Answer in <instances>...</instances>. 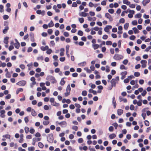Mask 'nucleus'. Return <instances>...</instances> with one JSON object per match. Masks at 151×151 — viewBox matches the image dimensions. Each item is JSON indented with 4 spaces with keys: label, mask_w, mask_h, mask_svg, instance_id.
<instances>
[{
    "label": "nucleus",
    "mask_w": 151,
    "mask_h": 151,
    "mask_svg": "<svg viewBox=\"0 0 151 151\" xmlns=\"http://www.w3.org/2000/svg\"><path fill=\"white\" fill-rule=\"evenodd\" d=\"M119 81V76H116L115 78H113L110 81V83L114 87H115L116 84L118 83Z\"/></svg>",
    "instance_id": "f257e3e1"
},
{
    "label": "nucleus",
    "mask_w": 151,
    "mask_h": 151,
    "mask_svg": "<svg viewBox=\"0 0 151 151\" xmlns=\"http://www.w3.org/2000/svg\"><path fill=\"white\" fill-rule=\"evenodd\" d=\"M46 79L48 81H51L53 83H56L57 82L55 77L51 76H48L46 78Z\"/></svg>",
    "instance_id": "f03ea898"
},
{
    "label": "nucleus",
    "mask_w": 151,
    "mask_h": 151,
    "mask_svg": "<svg viewBox=\"0 0 151 151\" xmlns=\"http://www.w3.org/2000/svg\"><path fill=\"white\" fill-rule=\"evenodd\" d=\"M71 88L69 84H68L66 88V92L64 93L65 96L67 97L70 94Z\"/></svg>",
    "instance_id": "7ed1b4c3"
},
{
    "label": "nucleus",
    "mask_w": 151,
    "mask_h": 151,
    "mask_svg": "<svg viewBox=\"0 0 151 151\" xmlns=\"http://www.w3.org/2000/svg\"><path fill=\"white\" fill-rule=\"evenodd\" d=\"M124 58L123 55L118 54H116L114 55V58L116 60H120Z\"/></svg>",
    "instance_id": "20e7f679"
},
{
    "label": "nucleus",
    "mask_w": 151,
    "mask_h": 151,
    "mask_svg": "<svg viewBox=\"0 0 151 151\" xmlns=\"http://www.w3.org/2000/svg\"><path fill=\"white\" fill-rule=\"evenodd\" d=\"M27 82L24 80L21 81L16 83L17 85L20 86H23L26 84Z\"/></svg>",
    "instance_id": "39448f33"
},
{
    "label": "nucleus",
    "mask_w": 151,
    "mask_h": 151,
    "mask_svg": "<svg viewBox=\"0 0 151 151\" xmlns=\"http://www.w3.org/2000/svg\"><path fill=\"white\" fill-rule=\"evenodd\" d=\"M142 64V68H145L146 66L147 61L144 60H142L140 62Z\"/></svg>",
    "instance_id": "423d86ee"
},
{
    "label": "nucleus",
    "mask_w": 151,
    "mask_h": 151,
    "mask_svg": "<svg viewBox=\"0 0 151 151\" xmlns=\"http://www.w3.org/2000/svg\"><path fill=\"white\" fill-rule=\"evenodd\" d=\"M105 16L109 19L110 22H112L113 21V19L111 16L108 13H106Z\"/></svg>",
    "instance_id": "0eeeda50"
},
{
    "label": "nucleus",
    "mask_w": 151,
    "mask_h": 151,
    "mask_svg": "<svg viewBox=\"0 0 151 151\" xmlns=\"http://www.w3.org/2000/svg\"><path fill=\"white\" fill-rule=\"evenodd\" d=\"M112 26L111 25H107L104 28V31L106 32H109V29L112 28Z\"/></svg>",
    "instance_id": "6e6552de"
},
{
    "label": "nucleus",
    "mask_w": 151,
    "mask_h": 151,
    "mask_svg": "<svg viewBox=\"0 0 151 151\" xmlns=\"http://www.w3.org/2000/svg\"><path fill=\"white\" fill-rule=\"evenodd\" d=\"M127 72L126 71H125L122 72L121 73V75H122L121 79L122 80H123L124 78H125V76L127 75Z\"/></svg>",
    "instance_id": "1a4fd4ad"
},
{
    "label": "nucleus",
    "mask_w": 151,
    "mask_h": 151,
    "mask_svg": "<svg viewBox=\"0 0 151 151\" xmlns=\"http://www.w3.org/2000/svg\"><path fill=\"white\" fill-rule=\"evenodd\" d=\"M58 124L62 127H66L67 126V123L65 121L61 122L59 123Z\"/></svg>",
    "instance_id": "9d476101"
},
{
    "label": "nucleus",
    "mask_w": 151,
    "mask_h": 151,
    "mask_svg": "<svg viewBox=\"0 0 151 151\" xmlns=\"http://www.w3.org/2000/svg\"><path fill=\"white\" fill-rule=\"evenodd\" d=\"M123 113V110L121 109H118L117 111V114L118 115H121Z\"/></svg>",
    "instance_id": "9b49d317"
},
{
    "label": "nucleus",
    "mask_w": 151,
    "mask_h": 151,
    "mask_svg": "<svg viewBox=\"0 0 151 151\" xmlns=\"http://www.w3.org/2000/svg\"><path fill=\"white\" fill-rule=\"evenodd\" d=\"M79 16L81 17H86L87 16V13L84 12H82L79 13Z\"/></svg>",
    "instance_id": "f8f14e48"
},
{
    "label": "nucleus",
    "mask_w": 151,
    "mask_h": 151,
    "mask_svg": "<svg viewBox=\"0 0 151 151\" xmlns=\"http://www.w3.org/2000/svg\"><path fill=\"white\" fill-rule=\"evenodd\" d=\"M60 55L61 56H63L64 55V52L65 51V50L64 48H62L60 49Z\"/></svg>",
    "instance_id": "ddd939ff"
},
{
    "label": "nucleus",
    "mask_w": 151,
    "mask_h": 151,
    "mask_svg": "<svg viewBox=\"0 0 151 151\" xmlns=\"http://www.w3.org/2000/svg\"><path fill=\"white\" fill-rule=\"evenodd\" d=\"M119 100L120 102L123 101L124 103H126L127 102V99H123L121 96L119 97Z\"/></svg>",
    "instance_id": "4468645a"
},
{
    "label": "nucleus",
    "mask_w": 151,
    "mask_h": 151,
    "mask_svg": "<svg viewBox=\"0 0 151 151\" xmlns=\"http://www.w3.org/2000/svg\"><path fill=\"white\" fill-rule=\"evenodd\" d=\"M150 1V0H143L142 3L144 6H146V4L148 3Z\"/></svg>",
    "instance_id": "2eb2a0df"
},
{
    "label": "nucleus",
    "mask_w": 151,
    "mask_h": 151,
    "mask_svg": "<svg viewBox=\"0 0 151 151\" xmlns=\"http://www.w3.org/2000/svg\"><path fill=\"white\" fill-rule=\"evenodd\" d=\"M86 62L85 61H84L82 62L79 63L78 64V66H84L86 65Z\"/></svg>",
    "instance_id": "dca6fc26"
},
{
    "label": "nucleus",
    "mask_w": 151,
    "mask_h": 151,
    "mask_svg": "<svg viewBox=\"0 0 151 151\" xmlns=\"http://www.w3.org/2000/svg\"><path fill=\"white\" fill-rule=\"evenodd\" d=\"M9 29V27L8 26H6L4 28V29L3 31V32L4 34H6Z\"/></svg>",
    "instance_id": "f3484780"
},
{
    "label": "nucleus",
    "mask_w": 151,
    "mask_h": 151,
    "mask_svg": "<svg viewBox=\"0 0 151 151\" xmlns=\"http://www.w3.org/2000/svg\"><path fill=\"white\" fill-rule=\"evenodd\" d=\"M92 46L94 50H96L99 47V45L97 44H94L92 45Z\"/></svg>",
    "instance_id": "a211bd4d"
},
{
    "label": "nucleus",
    "mask_w": 151,
    "mask_h": 151,
    "mask_svg": "<svg viewBox=\"0 0 151 151\" xmlns=\"http://www.w3.org/2000/svg\"><path fill=\"white\" fill-rule=\"evenodd\" d=\"M36 12L38 14H42V15H44L45 13V12L44 11H42L41 10H38Z\"/></svg>",
    "instance_id": "6ab92c4d"
},
{
    "label": "nucleus",
    "mask_w": 151,
    "mask_h": 151,
    "mask_svg": "<svg viewBox=\"0 0 151 151\" xmlns=\"http://www.w3.org/2000/svg\"><path fill=\"white\" fill-rule=\"evenodd\" d=\"M48 48L49 47L47 46H46L45 47L42 46L40 47L41 49L43 51L47 50Z\"/></svg>",
    "instance_id": "aec40b11"
},
{
    "label": "nucleus",
    "mask_w": 151,
    "mask_h": 151,
    "mask_svg": "<svg viewBox=\"0 0 151 151\" xmlns=\"http://www.w3.org/2000/svg\"><path fill=\"white\" fill-rule=\"evenodd\" d=\"M116 137V134L114 133L110 134L109 136V137L110 139H112Z\"/></svg>",
    "instance_id": "412c9836"
},
{
    "label": "nucleus",
    "mask_w": 151,
    "mask_h": 151,
    "mask_svg": "<svg viewBox=\"0 0 151 151\" xmlns=\"http://www.w3.org/2000/svg\"><path fill=\"white\" fill-rule=\"evenodd\" d=\"M65 78H63L61 79L60 82V84L61 85L63 86L65 83V82L64 80V79Z\"/></svg>",
    "instance_id": "4be33fe9"
},
{
    "label": "nucleus",
    "mask_w": 151,
    "mask_h": 151,
    "mask_svg": "<svg viewBox=\"0 0 151 151\" xmlns=\"http://www.w3.org/2000/svg\"><path fill=\"white\" fill-rule=\"evenodd\" d=\"M51 105L53 106H54L56 107H58L60 106V104L56 102L55 101H54L51 104Z\"/></svg>",
    "instance_id": "5701e85b"
},
{
    "label": "nucleus",
    "mask_w": 151,
    "mask_h": 151,
    "mask_svg": "<svg viewBox=\"0 0 151 151\" xmlns=\"http://www.w3.org/2000/svg\"><path fill=\"white\" fill-rule=\"evenodd\" d=\"M14 45L15 47L17 49H19L20 47L19 42L15 43Z\"/></svg>",
    "instance_id": "b1692460"
},
{
    "label": "nucleus",
    "mask_w": 151,
    "mask_h": 151,
    "mask_svg": "<svg viewBox=\"0 0 151 151\" xmlns=\"http://www.w3.org/2000/svg\"><path fill=\"white\" fill-rule=\"evenodd\" d=\"M123 3L124 4H125L127 5H130V2L128 1L127 0H123Z\"/></svg>",
    "instance_id": "393cba45"
},
{
    "label": "nucleus",
    "mask_w": 151,
    "mask_h": 151,
    "mask_svg": "<svg viewBox=\"0 0 151 151\" xmlns=\"http://www.w3.org/2000/svg\"><path fill=\"white\" fill-rule=\"evenodd\" d=\"M23 90L22 88H20L17 89L16 90V94H18L19 92H22Z\"/></svg>",
    "instance_id": "a878e982"
},
{
    "label": "nucleus",
    "mask_w": 151,
    "mask_h": 151,
    "mask_svg": "<svg viewBox=\"0 0 151 151\" xmlns=\"http://www.w3.org/2000/svg\"><path fill=\"white\" fill-rule=\"evenodd\" d=\"M132 29L134 31L135 34L138 33L139 32V31L136 27H133L132 28Z\"/></svg>",
    "instance_id": "bb28decb"
},
{
    "label": "nucleus",
    "mask_w": 151,
    "mask_h": 151,
    "mask_svg": "<svg viewBox=\"0 0 151 151\" xmlns=\"http://www.w3.org/2000/svg\"><path fill=\"white\" fill-rule=\"evenodd\" d=\"M9 39V38L8 37H5L4 39V42L6 44H7L9 42L8 40Z\"/></svg>",
    "instance_id": "cd10ccee"
},
{
    "label": "nucleus",
    "mask_w": 151,
    "mask_h": 151,
    "mask_svg": "<svg viewBox=\"0 0 151 151\" xmlns=\"http://www.w3.org/2000/svg\"><path fill=\"white\" fill-rule=\"evenodd\" d=\"M53 25V22L52 20L50 21V22L48 24V26L49 27H52Z\"/></svg>",
    "instance_id": "c85d7f7f"
},
{
    "label": "nucleus",
    "mask_w": 151,
    "mask_h": 151,
    "mask_svg": "<svg viewBox=\"0 0 151 151\" xmlns=\"http://www.w3.org/2000/svg\"><path fill=\"white\" fill-rule=\"evenodd\" d=\"M31 114L33 116H35L37 115L36 113L33 109H32L31 111Z\"/></svg>",
    "instance_id": "c756f323"
},
{
    "label": "nucleus",
    "mask_w": 151,
    "mask_h": 151,
    "mask_svg": "<svg viewBox=\"0 0 151 151\" xmlns=\"http://www.w3.org/2000/svg\"><path fill=\"white\" fill-rule=\"evenodd\" d=\"M84 69L85 70L87 73H91V70L89 69L88 68L86 67L84 68Z\"/></svg>",
    "instance_id": "7c9ffc66"
},
{
    "label": "nucleus",
    "mask_w": 151,
    "mask_h": 151,
    "mask_svg": "<svg viewBox=\"0 0 151 151\" xmlns=\"http://www.w3.org/2000/svg\"><path fill=\"white\" fill-rule=\"evenodd\" d=\"M129 26V23H126L124 25V28L125 30H127Z\"/></svg>",
    "instance_id": "2f4dec72"
},
{
    "label": "nucleus",
    "mask_w": 151,
    "mask_h": 151,
    "mask_svg": "<svg viewBox=\"0 0 151 151\" xmlns=\"http://www.w3.org/2000/svg\"><path fill=\"white\" fill-rule=\"evenodd\" d=\"M112 102H113V104L114 106V108H116V101L115 100V99L114 97H113V98Z\"/></svg>",
    "instance_id": "473e14b6"
},
{
    "label": "nucleus",
    "mask_w": 151,
    "mask_h": 151,
    "mask_svg": "<svg viewBox=\"0 0 151 151\" xmlns=\"http://www.w3.org/2000/svg\"><path fill=\"white\" fill-rule=\"evenodd\" d=\"M142 16V14L140 13L137 14L134 16V17L136 18H140Z\"/></svg>",
    "instance_id": "72a5a7b5"
},
{
    "label": "nucleus",
    "mask_w": 151,
    "mask_h": 151,
    "mask_svg": "<svg viewBox=\"0 0 151 151\" xmlns=\"http://www.w3.org/2000/svg\"><path fill=\"white\" fill-rule=\"evenodd\" d=\"M38 146L41 148H42L44 147V145L41 142H39L38 143Z\"/></svg>",
    "instance_id": "f704fd0d"
},
{
    "label": "nucleus",
    "mask_w": 151,
    "mask_h": 151,
    "mask_svg": "<svg viewBox=\"0 0 151 151\" xmlns=\"http://www.w3.org/2000/svg\"><path fill=\"white\" fill-rule=\"evenodd\" d=\"M3 137H5L6 139H10L11 136L9 134H6L3 136Z\"/></svg>",
    "instance_id": "c9c22d12"
},
{
    "label": "nucleus",
    "mask_w": 151,
    "mask_h": 151,
    "mask_svg": "<svg viewBox=\"0 0 151 151\" xmlns=\"http://www.w3.org/2000/svg\"><path fill=\"white\" fill-rule=\"evenodd\" d=\"M28 150L29 151H33L35 150V147H28Z\"/></svg>",
    "instance_id": "e433bc0d"
},
{
    "label": "nucleus",
    "mask_w": 151,
    "mask_h": 151,
    "mask_svg": "<svg viewBox=\"0 0 151 151\" xmlns=\"http://www.w3.org/2000/svg\"><path fill=\"white\" fill-rule=\"evenodd\" d=\"M83 32L81 30H79L78 32V35L80 36H82L83 35Z\"/></svg>",
    "instance_id": "4c0bfd02"
},
{
    "label": "nucleus",
    "mask_w": 151,
    "mask_h": 151,
    "mask_svg": "<svg viewBox=\"0 0 151 151\" xmlns=\"http://www.w3.org/2000/svg\"><path fill=\"white\" fill-rule=\"evenodd\" d=\"M29 132L31 134H33L35 132V130L34 129L32 128H30V129L29 131Z\"/></svg>",
    "instance_id": "58836bf2"
},
{
    "label": "nucleus",
    "mask_w": 151,
    "mask_h": 151,
    "mask_svg": "<svg viewBox=\"0 0 151 151\" xmlns=\"http://www.w3.org/2000/svg\"><path fill=\"white\" fill-rule=\"evenodd\" d=\"M79 21L81 23H83L84 22V19L83 18H78Z\"/></svg>",
    "instance_id": "ea45409f"
},
{
    "label": "nucleus",
    "mask_w": 151,
    "mask_h": 151,
    "mask_svg": "<svg viewBox=\"0 0 151 151\" xmlns=\"http://www.w3.org/2000/svg\"><path fill=\"white\" fill-rule=\"evenodd\" d=\"M132 24L133 25H137V21L134 20L132 22Z\"/></svg>",
    "instance_id": "a19ab883"
},
{
    "label": "nucleus",
    "mask_w": 151,
    "mask_h": 151,
    "mask_svg": "<svg viewBox=\"0 0 151 151\" xmlns=\"http://www.w3.org/2000/svg\"><path fill=\"white\" fill-rule=\"evenodd\" d=\"M82 95L83 96H86L87 95V91H83L82 92Z\"/></svg>",
    "instance_id": "79ce46f5"
},
{
    "label": "nucleus",
    "mask_w": 151,
    "mask_h": 151,
    "mask_svg": "<svg viewBox=\"0 0 151 151\" xmlns=\"http://www.w3.org/2000/svg\"><path fill=\"white\" fill-rule=\"evenodd\" d=\"M47 50L46 51V53L48 54H50L52 52V51L51 49H47Z\"/></svg>",
    "instance_id": "37998d69"
},
{
    "label": "nucleus",
    "mask_w": 151,
    "mask_h": 151,
    "mask_svg": "<svg viewBox=\"0 0 151 151\" xmlns=\"http://www.w3.org/2000/svg\"><path fill=\"white\" fill-rule=\"evenodd\" d=\"M24 130L26 133H27L29 131V128L27 127H25L24 128Z\"/></svg>",
    "instance_id": "c03bdc74"
},
{
    "label": "nucleus",
    "mask_w": 151,
    "mask_h": 151,
    "mask_svg": "<svg viewBox=\"0 0 151 151\" xmlns=\"http://www.w3.org/2000/svg\"><path fill=\"white\" fill-rule=\"evenodd\" d=\"M134 75L135 77H138L140 76V74L139 72H137L134 73Z\"/></svg>",
    "instance_id": "a18cd8bd"
},
{
    "label": "nucleus",
    "mask_w": 151,
    "mask_h": 151,
    "mask_svg": "<svg viewBox=\"0 0 151 151\" xmlns=\"http://www.w3.org/2000/svg\"><path fill=\"white\" fill-rule=\"evenodd\" d=\"M106 44L108 45H111L112 44V42L110 41H107L106 42Z\"/></svg>",
    "instance_id": "49530a36"
},
{
    "label": "nucleus",
    "mask_w": 151,
    "mask_h": 151,
    "mask_svg": "<svg viewBox=\"0 0 151 151\" xmlns=\"http://www.w3.org/2000/svg\"><path fill=\"white\" fill-rule=\"evenodd\" d=\"M33 141H35V142L36 141H39L41 140L40 138H34L32 139Z\"/></svg>",
    "instance_id": "de8ad7c7"
},
{
    "label": "nucleus",
    "mask_w": 151,
    "mask_h": 151,
    "mask_svg": "<svg viewBox=\"0 0 151 151\" xmlns=\"http://www.w3.org/2000/svg\"><path fill=\"white\" fill-rule=\"evenodd\" d=\"M128 62V61L127 59H125L122 62L125 65H126Z\"/></svg>",
    "instance_id": "09e8293b"
},
{
    "label": "nucleus",
    "mask_w": 151,
    "mask_h": 151,
    "mask_svg": "<svg viewBox=\"0 0 151 151\" xmlns=\"http://www.w3.org/2000/svg\"><path fill=\"white\" fill-rule=\"evenodd\" d=\"M4 6L2 5H0V12H2L4 11Z\"/></svg>",
    "instance_id": "8fccbe9b"
},
{
    "label": "nucleus",
    "mask_w": 151,
    "mask_h": 151,
    "mask_svg": "<svg viewBox=\"0 0 151 151\" xmlns=\"http://www.w3.org/2000/svg\"><path fill=\"white\" fill-rule=\"evenodd\" d=\"M120 68L121 69H126V68H125V66L123 65H120Z\"/></svg>",
    "instance_id": "3c124183"
},
{
    "label": "nucleus",
    "mask_w": 151,
    "mask_h": 151,
    "mask_svg": "<svg viewBox=\"0 0 151 151\" xmlns=\"http://www.w3.org/2000/svg\"><path fill=\"white\" fill-rule=\"evenodd\" d=\"M119 22L121 23H124L125 22V20L124 18L121 19L119 20Z\"/></svg>",
    "instance_id": "603ef678"
},
{
    "label": "nucleus",
    "mask_w": 151,
    "mask_h": 151,
    "mask_svg": "<svg viewBox=\"0 0 151 151\" xmlns=\"http://www.w3.org/2000/svg\"><path fill=\"white\" fill-rule=\"evenodd\" d=\"M136 38V37L134 35H132L129 37V39L131 40H134Z\"/></svg>",
    "instance_id": "864d4df0"
},
{
    "label": "nucleus",
    "mask_w": 151,
    "mask_h": 151,
    "mask_svg": "<svg viewBox=\"0 0 151 151\" xmlns=\"http://www.w3.org/2000/svg\"><path fill=\"white\" fill-rule=\"evenodd\" d=\"M89 86H91V87L92 88H94L96 87V85L94 84H92V83H90L89 84Z\"/></svg>",
    "instance_id": "5fc2aeb1"
},
{
    "label": "nucleus",
    "mask_w": 151,
    "mask_h": 151,
    "mask_svg": "<svg viewBox=\"0 0 151 151\" xmlns=\"http://www.w3.org/2000/svg\"><path fill=\"white\" fill-rule=\"evenodd\" d=\"M49 123V122L48 121H44L43 122V124L45 125H48Z\"/></svg>",
    "instance_id": "6e6d98bb"
},
{
    "label": "nucleus",
    "mask_w": 151,
    "mask_h": 151,
    "mask_svg": "<svg viewBox=\"0 0 151 151\" xmlns=\"http://www.w3.org/2000/svg\"><path fill=\"white\" fill-rule=\"evenodd\" d=\"M113 87H114V86H113L111 84V85L108 86L107 88L108 90H111L112 89Z\"/></svg>",
    "instance_id": "4d7b16f0"
},
{
    "label": "nucleus",
    "mask_w": 151,
    "mask_h": 151,
    "mask_svg": "<svg viewBox=\"0 0 151 151\" xmlns=\"http://www.w3.org/2000/svg\"><path fill=\"white\" fill-rule=\"evenodd\" d=\"M68 149L70 150V151H75V150L71 146H69L68 147Z\"/></svg>",
    "instance_id": "13d9d810"
},
{
    "label": "nucleus",
    "mask_w": 151,
    "mask_h": 151,
    "mask_svg": "<svg viewBox=\"0 0 151 151\" xmlns=\"http://www.w3.org/2000/svg\"><path fill=\"white\" fill-rule=\"evenodd\" d=\"M108 12L112 14L114 13V10L113 9H110L108 10Z\"/></svg>",
    "instance_id": "bf43d9fd"
},
{
    "label": "nucleus",
    "mask_w": 151,
    "mask_h": 151,
    "mask_svg": "<svg viewBox=\"0 0 151 151\" xmlns=\"http://www.w3.org/2000/svg\"><path fill=\"white\" fill-rule=\"evenodd\" d=\"M72 129L76 131L78 129V127L76 126H74L72 127Z\"/></svg>",
    "instance_id": "052dcab7"
},
{
    "label": "nucleus",
    "mask_w": 151,
    "mask_h": 151,
    "mask_svg": "<svg viewBox=\"0 0 151 151\" xmlns=\"http://www.w3.org/2000/svg\"><path fill=\"white\" fill-rule=\"evenodd\" d=\"M102 28H100V30L98 32V34L99 35H101L102 34Z\"/></svg>",
    "instance_id": "680f3d73"
},
{
    "label": "nucleus",
    "mask_w": 151,
    "mask_h": 151,
    "mask_svg": "<svg viewBox=\"0 0 151 151\" xmlns=\"http://www.w3.org/2000/svg\"><path fill=\"white\" fill-rule=\"evenodd\" d=\"M151 49V46H150L148 47L145 50V51L146 52L148 51L150 49Z\"/></svg>",
    "instance_id": "e2e57ef3"
},
{
    "label": "nucleus",
    "mask_w": 151,
    "mask_h": 151,
    "mask_svg": "<svg viewBox=\"0 0 151 151\" xmlns=\"http://www.w3.org/2000/svg\"><path fill=\"white\" fill-rule=\"evenodd\" d=\"M63 35L66 37H68L69 36V33L67 32H64L63 33Z\"/></svg>",
    "instance_id": "0e129e2a"
},
{
    "label": "nucleus",
    "mask_w": 151,
    "mask_h": 151,
    "mask_svg": "<svg viewBox=\"0 0 151 151\" xmlns=\"http://www.w3.org/2000/svg\"><path fill=\"white\" fill-rule=\"evenodd\" d=\"M44 109L45 110H48L49 109V106L47 105H45L44 106Z\"/></svg>",
    "instance_id": "69168bd1"
},
{
    "label": "nucleus",
    "mask_w": 151,
    "mask_h": 151,
    "mask_svg": "<svg viewBox=\"0 0 151 151\" xmlns=\"http://www.w3.org/2000/svg\"><path fill=\"white\" fill-rule=\"evenodd\" d=\"M69 108L71 109H73L75 108L74 105L73 104H71L69 106Z\"/></svg>",
    "instance_id": "338daca9"
},
{
    "label": "nucleus",
    "mask_w": 151,
    "mask_h": 151,
    "mask_svg": "<svg viewBox=\"0 0 151 151\" xmlns=\"http://www.w3.org/2000/svg\"><path fill=\"white\" fill-rule=\"evenodd\" d=\"M78 142L79 143H81L83 142V140L82 138H80L78 139Z\"/></svg>",
    "instance_id": "774afa93"
}]
</instances>
